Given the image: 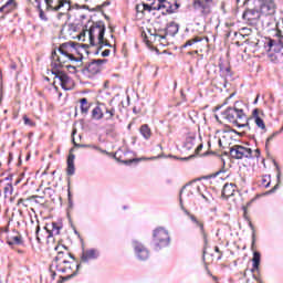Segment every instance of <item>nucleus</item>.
<instances>
[{
  "label": "nucleus",
  "mask_w": 283,
  "mask_h": 283,
  "mask_svg": "<svg viewBox=\"0 0 283 283\" xmlns=\"http://www.w3.org/2000/svg\"><path fill=\"white\" fill-rule=\"evenodd\" d=\"M76 275H78V272H73L72 274L66 275V276H60V280L57 281V283L67 282V281L72 280L73 277H76Z\"/></svg>",
  "instance_id": "4c0bfd02"
},
{
  "label": "nucleus",
  "mask_w": 283,
  "mask_h": 283,
  "mask_svg": "<svg viewBox=\"0 0 283 283\" xmlns=\"http://www.w3.org/2000/svg\"><path fill=\"white\" fill-rule=\"evenodd\" d=\"M10 189H12V184H9L7 187H4V193H9Z\"/></svg>",
  "instance_id": "5fc2aeb1"
},
{
  "label": "nucleus",
  "mask_w": 283,
  "mask_h": 283,
  "mask_svg": "<svg viewBox=\"0 0 283 283\" xmlns=\"http://www.w3.org/2000/svg\"><path fill=\"white\" fill-rule=\"evenodd\" d=\"M107 63V59H97L92 60L91 62L86 63L84 67L81 69L82 74L84 76H88V78H92V76H96V74H101L103 71V65Z\"/></svg>",
  "instance_id": "423d86ee"
},
{
  "label": "nucleus",
  "mask_w": 283,
  "mask_h": 283,
  "mask_svg": "<svg viewBox=\"0 0 283 283\" xmlns=\"http://www.w3.org/2000/svg\"><path fill=\"white\" fill-rule=\"evenodd\" d=\"M10 67H11V70H17V63H12V64L10 65Z\"/></svg>",
  "instance_id": "e2e57ef3"
},
{
  "label": "nucleus",
  "mask_w": 283,
  "mask_h": 283,
  "mask_svg": "<svg viewBox=\"0 0 283 283\" xmlns=\"http://www.w3.org/2000/svg\"><path fill=\"white\" fill-rule=\"evenodd\" d=\"M196 145V136H188L186 137V140L184 143V148L188 151L190 149H193V146Z\"/></svg>",
  "instance_id": "2f4dec72"
},
{
  "label": "nucleus",
  "mask_w": 283,
  "mask_h": 283,
  "mask_svg": "<svg viewBox=\"0 0 283 283\" xmlns=\"http://www.w3.org/2000/svg\"><path fill=\"white\" fill-rule=\"evenodd\" d=\"M172 158H175V160H192V158H196V155H190L188 157H181V158H178L177 156H171Z\"/></svg>",
  "instance_id": "49530a36"
},
{
  "label": "nucleus",
  "mask_w": 283,
  "mask_h": 283,
  "mask_svg": "<svg viewBox=\"0 0 283 283\" xmlns=\"http://www.w3.org/2000/svg\"><path fill=\"white\" fill-rule=\"evenodd\" d=\"M64 255L63 251H57V256H55V262H59V260H61Z\"/></svg>",
  "instance_id": "3c124183"
},
{
  "label": "nucleus",
  "mask_w": 283,
  "mask_h": 283,
  "mask_svg": "<svg viewBox=\"0 0 283 283\" xmlns=\"http://www.w3.org/2000/svg\"><path fill=\"white\" fill-rule=\"evenodd\" d=\"M132 247L134 249L135 258L139 260V262H147V260H149V249H147L145 244L138 240H133Z\"/></svg>",
  "instance_id": "1a4fd4ad"
},
{
  "label": "nucleus",
  "mask_w": 283,
  "mask_h": 283,
  "mask_svg": "<svg viewBox=\"0 0 283 283\" xmlns=\"http://www.w3.org/2000/svg\"><path fill=\"white\" fill-rule=\"evenodd\" d=\"M56 271L60 273H67V268H59V265H56Z\"/></svg>",
  "instance_id": "603ef678"
},
{
  "label": "nucleus",
  "mask_w": 283,
  "mask_h": 283,
  "mask_svg": "<svg viewBox=\"0 0 283 283\" xmlns=\"http://www.w3.org/2000/svg\"><path fill=\"white\" fill-rule=\"evenodd\" d=\"M179 30L180 24L171 21L166 25V28L158 29V33H155L154 36H158L159 41H161V44H165L167 36H175L178 34Z\"/></svg>",
  "instance_id": "0eeeda50"
},
{
  "label": "nucleus",
  "mask_w": 283,
  "mask_h": 283,
  "mask_svg": "<svg viewBox=\"0 0 283 283\" xmlns=\"http://www.w3.org/2000/svg\"><path fill=\"white\" fill-rule=\"evenodd\" d=\"M105 22L98 21V22H92V25L88 29V39L92 48H96V34L98 40V46L93 51L94 55L97 56V54L101 53L103 48H113V45L105 41Z\"/></svg>",
  "instance_id": "f257e3e1"
},
{
  "label": "nucleus",
  "mask_w": 283,
  "mask_h": 283,
  "mask_svg": "<svg viewBox=\"0 0 283 283\" xmlns=\"http://www.w3.org/2000/svg\"><path fill=\"white\" fill-rule=\"evenodd\" d=\"M244 151V146L234 145L230 148V156L231 158H235V160H242Z\"/></svg>",
  "instance_id": "4be33fe9"
},
{
  "label": "nucleus",
  "mask_w": 283,
  "mask_h": 283,
  "mask_svg": "<svg viewBox=\"0 0 283 283\" xmlns=\"http://www.w3.org/2000/svg\"><path fill=\"white\" fill-rule=\"evenodd\" d=\"M7 244L11 247V249H14V244L18 247H21L23 244V237L17 235V237H11L7 240Z\"/></svg>",
  "instance_id": "cd10ccee"
},
{
  "label": "nucleus",
  "mask_w": 283,
  "mask_h": 283,
  "mask_svg": "<svg viewBox=\"0 0 283 283\" xmlns=\"http://www.w3.org/2000/svg\"><path fill=\"white\" fill-rule=\"evenodd\" d=\"M109 54H112V50L106 49L101 53V56H103L104 59L109 56Z\"/></svg>",
  "instance_id": "09e8293b"
},
{
  "label": "nucleus",
  "mask_w": 283,
  "mask_h": 283,
  "mask_svg": "<svg viewBox=\"0 0 283 283\" xmlns=\"http://www.w3.org/2000/svg\"><path fill=\"white\" fill-rule=\"evenodd\" d=\"M52 230H49L48 227H44V229L48 231L49 235H48V242H50L51 238H54V231H55V235H59L61 233V229L62 227L59 226V223L56 222H52L51 223Z\"/></svg>",
  "instance_id": "393cba45"
},
{
  "label": "nucleus",
  "mask_w": 283,
  "mask_h": 283,
  "mask_svg": "<svg viewBox=\"0 0 283 283\" xmlns=\"http://www.w3.org/2000/svg\"><path fill=\"white\" fill-rule=\"evenodd\" d=\"M41 232V226H36V229H35V235H36V241L39 243H41V238H39V233Z\"/></svg>",
  "instance_id": "8fccbe9b"
},
{
  "label": "nucleus",
  "mask_w": 283,
  "mask_h": 283,
  "mask_svg": "<svg viewBox=\"0 0 283 283\" xmlns=\"http://www.w3.org/2000/svg\"><path fill=\"white\" fill-rule=\"evenodd\" d=\"M157 2L156 10H165L161 14H176L178 12V8H180V3L177 0H155Z\"/></svg>",
  "instance_id": "6e6552de"
},
{
  "label": "nucleus",
  "mask_w": 283,
  "mask_h": 283,
  "mask_svg": "<svg viewBox=\"0 0 283 283\" xmlns=\"http://www.w3.org/2000/svg\"><path fill=\"white\" fill-rule=\"evenodd\" d=\"M197 191L200 193L203 200H206V202H209V197H207V195L201 191L200 187L197 188Z\"/></svg>",
  "instance_id": "de8ad7c7"
},
{
  "label": "nucleus",
  "mask_w": 283,
  "mask_h": 283,
  "mask_svg": "<svg viewBox=\"0 0 283 283\" xmlns=\"http://www.w3.org/2000/svg\"><path fill=\"white\" fill-rule=\"evenodd\" d=\"M256 8H259L261 14L269 17L275 12L276 6L274 0H258Z\"/></svg>",
  "instance_id": "9b49d317"
},
{
  "label": "nucleus",
  "mask_w": 283,
  "mask_h": 283,
  "mask_svg": "<svg viewBox=\"0 0 283 283\" xmlns=\"http://www.w3.org/2000/svg\"><path fill=\"white\" fill-rule=\"evenodd\" d=\"M101 258V251L98 249H88L81 255V262L88 264L91 260H98Z\"/></svg>",
  "instance_id": "4468645a"
},
{
  "label": "nucleus",
  "mask_w": 283,
  "mask_h": 283,
  "mask_svg": "<svg viewBox=\"0 0 283 283\" xmlns=\"http://www.w3.org/2000/svg\"><path fill=\"white\" fill-rule=\"evenodd\" d=\"M65 67H66V70L70 72V74H76V72H78V71H77V67H78V66L66 65Z\"/></svg>",
  "instance_id": "a18cd8bd"
},
{
  "label": "nucleus",
  "mask_w": 283,
  "mask_h": 283,
  "mask_svg": "<svg viewBox=\"0 0 283 283\" xmlns=\"http://www.w3.org/2000/svg\"><path fill=\"white\" fill-rule=\"evenodd\" d=\"M214 251H216V253H222V251H220V248L219 247H214Z\"/></svg>",
  "instance_id": "680f3d73"
},
{
  "label": "nucleus",
  "mask_w": 283,
  "mask_h": 283,
  "mask_svg": "<svg viewBox=\"0 0 283 283\" xmlns=\"http://www.w3.org/2000/svg\"><path fill=\"white\" fill-rule=\"evenodd\" d=\"M231 132H232V134H237V136H244V133H240L235 129H232Z\"/></svg>",
  "instance_id": "4d7b16f0"
},
{
  "label": "nucleus",
  "mask_w": 283,
  "mask_h": 283,
  "mask_svg": "<svg viewBox=\"0 0 283 283\" xmlns=\"http://www.w3.org/2000/svg\"><path fill=\"white\" fill-rule=\"evenodd\" d=\"M171 244V237H169V232L164 228H157L153 232V249L154 251H163V249H167Z\"/></svg>",
  "instance_id": "20e7f679"
},
{
  "label": "nucleus",
  "mask_w": 283,
  "mask_h": 283,
  "mask_svg": "<svg viewBox=\"0 0 283 283\" xmlns=\"http://www.w3.org/2000/svg\"><path fill=\"white\" fill-rule=\"evenodd\" d=\"M81 269H82V265H81V263H78V264L76 265V271H75V273L77 272V274H78V271H81Z\"/></svg>",
  "instance_id": "052dcab7"
},
{
  "label": "nucleus",
  "mask_w": 283,
  "mask_h": 283,
  "mask_svg": "<svg viewBox=\"0 0 283 283\" xmlns=\"http://www.w3.org/2000/svg\"><path fill=\"white\" fill-rule=\"evenodd\" d=\"M80 105L81 114L83 116H87V113L90 112V104L87 103V99L85 97L81 98Z\"/></svg>",
  "instance_id": "7c9ffc66"
},
{
  "label": "nucleus",
  "mask_w": 283,
  "mask_h": 283,
  "mask_svg": "<svg viewBox=\"0 0 283 283\" xmlns=\"http://www.w3.org/2000/svg\"><path fill=\"white\" fill-rule=\"evenodd\" d=\"M51 74H53L54 78L60 80V85L62 90H65V91L70 90L67 85L72 83V77H69L67 73H65L64 71H61V69H55V70H51Z\"/></svg>",
  "instance_id": "ddd939ff"
},
{
  "label": "nucleus",
  "mask_w": 283,
  "mask_h": 283,
  "mask_svg": "<svg viewBox=\"0 0 283 283\" xmlns=\"http://www.w3.org/2000/svg\"><path fill=\"white\" fill-rule=\"evenodd\" d=\"M273 165L276 169L277 184L270 190V193H275V191H277V189H280V182H281V178H282V169L280 168V165L277 164V161L273 160Z\"/></svg>",
  "instance_id": "5701e85b"
},
{
  "label": "nucleus",
  "mask_w": 283,
  "mask_h": 283,
  "mask_svg": "<svg viewBox=\"0 0 283 283\" xmlns=\"http://www.w3.org/2000/svg\"><path fill=\"white\" fill-rule=\"evenodd\" d=\"M19 8L17 0H8L2 7H0L1 19H6L10 12H14Z\"/></svg>",
  "instance_id": "2eb2a0df"
},
{
  "label": "nucleus",
  "mask_w": 283,
  "mask_h": 283,
  "mask_svg": "<svg viewBox=\"0 0 283 283\" xmlns=\"http://www.w3.org/2000/svg\"><path fill=\"white\" fill-rule=\"evenodd\" d=\"M51 59H52L51 70H62V67H65V60L59 56V53H56V50L52 51Z\"/></svg>",
  "instance_id": "a211bd4d"
},
{
  "label": "nucleus",
  "mask_w": 283,
  "mask_h": 283,
  "mask_svg": "<svg viewBox=\"0 0 283 283\" xmlns=\"http://www.w3.org/2000/svg\"><path fill=\"white\" fill-rule=\"evenodd\" d=\"M260 262H262V254L260 251H254L252 258V271H260Z\"/></svg>",
  "instance_id": "a878e982"
},
{
  "label": "nucleus",
  "mask_w": 283,
  "mask_h": 283,
  "mask_svg": "<svg viewBox=\"0 0 283 283\" xmlns=\"http://www.w3.org/2000/svg\"><path fill=\"white\" fill-rule=\"evenodd\" d=\"M72 151H74V148L70 149V154L66 159V176H74V174H76V167L74 166V160L76 156L72 154Z\"/></svg>",
  "instance_id": "6ab92c4d"
},
{
  "label": "nucleus",
  "mask_w": 283,
  "mask_h": 283,
  "mask_svg": "<svg viewBox=\"0 0 283 283\" xmlns=\"http://www.w3.org/2000/svg\"><path fill=\"white\" fill-rule=\"evenodd\" d=\"M116 116V109L114 107H107V105L103 104V118L105 120H112Z\"/></svg>",
  "instance_id": "b1692460"
},
{
  "label": "nucleus",
  "mask_w": 283,
  "mask_h": 283,
  "mask_svg": "<svg viewBox=\"0 0 283 283\" xmlns=\"http://www.w3.org/2000/svg\"><path fill=\"white\" fill-rule=\"evenodd\" d=\"M184 189H185V187L181 189L180 196H182V190H184ZM179 202H180L181 209H185V207L182 206V197H179Z\"/></svg>",
  "instance_id": "6e6d98bb"
},
{
  "label": "nucleus",
  "mask_w": 283,
  "mask_h": 283,
  "mask_svg": "<svg viewBox=\"0 0 283 283\" xmlns=\"http://www.w3.org/2000/svg\"><path fill=\"white\" fill-rule=\"evenodd\" d=\"M249 123L251 120H254L256 127H259V129H261L262 132H266V124L264 123V119H262V117L260 116V109L259 108H254L252 111V116L248 117Z\"/></svg>",
  "instance_id": "f3484780"
},
{
  "label": "nucleus",
  "mask_w": 283,
  "mask_h": 283,
  "mask_svg": "<svg viewBox=\"0 0 283 283\" xmlns=\"http://www.w3.org/2000/svg\"><path fill=\"white\" fill-rule=\"evenodd\" d=\"M24 125H28L29 127H34V122L28 117V115L23 116Z\"/></svg>",
  "instance_id": "37998d69"
},
{
  "label": "nucleus",
  "mask_w": 283,
  "mask_h": 283,
  "mask_svg": "<svg viewBox=\"0 0 283 283\" xmlns=\"http://www.w3.org/2000/svg\"><path fill=\"white\" fill-rule=\"evenodd\" d=\"M156 6H157L156 0L151 4L143 3L142 4V10H146L147 12H151V10H158V9H156Z\"/></svg>",
  "instance_id": "c9c22d12"
},
{
  "label": "nucleus",
  "mask_w": 283,
  "mask_h": 283,
  "mask_svg": "<svg viewBox=\"0 0 283 283\" xmlns=\"http://www.w3.org/2000/svg\"><path fill=\"white\" fill-rule=\"evenodd\" d=\"M202 147H203V145L202 144H200L197 148H196V156H198V154H200V151H202Z\"/></svg>",
  "instance_id": "864d4df0"
},
{
  "label": "nucleus",
  "mask_w": 283,
  "mask_h": 283,
  "mask_svg": "<svg viewBox=\"0 0 283 283\" xmlns=\"http://www.w3.org/2000/svg\"><path fill=\"white\" fill-rule=\"evenodd\" d=\"M13 158H14V156L12 155V153H9V160H8V163L9 164L12 163Z\"/></svg>",
  "instance_id": "13d9d810"
},
{
  "label": "nucleus",
  "mask_w": 283,
  "mask_h": 283,
  "mask_svg": "<svg viewBox=\"0 0 283 283\" xmlns=\"http://www.w3.org/2000/svg\"><path fill=\"white\" fill-rule=\"evenodd\" d=\"M35 3L41 21H48V15H45V11L41 8V0H35Z\"/></svg>",
  "instance_id": "473e14b6"
},
{
  "label": "nucleus",
  "mask_w": 283,
  "mask_h": 283,
  "mask_svg": "<svg viewBox=\"0 0 283 283\" xmlns=\"http://www.w3.org/2000/svg\"><path fill=\"white\" fill-rule=\"evenodd\" d=\"M81 48H87V44H80L77 42H65L62 43L60 45V48L57 49V51L60 52V54H62L63 57L62 61H65V63H67V61H74L75 63H81L83 61V55H81L80 57L74 56V54H72V52H76L78 54V50H81Z\"/></svg>",
  "instance_id": "f03ea898"
},
{
  "label": "nucleus",
  "mask_w": 283,
  "mask_h": 283,
  "mask_svg": "<svg viewBox=\"0 0 283 283\" xmlns=\"http://www.w3.org/2000/svg\"><path fill=\"white\" fill-rule=\"evenodd\" d=\"M231 107L240 114H244L245 105L243 104V102L237 101Z\"/></svg>",
  "instance_id": "f704fd0d"
},
{
  "label": "nucleus",
  "mask_w": 283,
  "mask_h": 283,
  "mask_svg": "<svg viewBox=\"0 0 283 283\" xmlns=\"http://www.w3.org/2000/svg\"><path fill=\"white\" fill-rule=\"evenodd\" d=\"M185 213H186L187 216H189L191 222H193V224H196V227L199 228V231H200V233H201V235H202V238H203V242H205V244H207V232H205V224H203L202 222H200V221L198 220V218H196V216L190 214L189 211L185 210Z\"/></svg>",
  "instance_id": "aec40b11"
},
{
  "label": "nucleus",
  "mask_w": 283,
  "mask_h": 283,
  "mask_svg": "<svg viewBox=\"0 0 283 283\" xmlns=\"http://www.w3.org/2000/svg\"><path fill=\"white\" fill-rule=\"evenodd\" d=\"M243 158H253V150L243 146Z\"/></svg>",
  "instance_id": "a19ab883"
},
{
  "label": "nucleus",
  "mask_w": 283,
  "mask_h": 283,
  "mask_svg": "<svg viewBox=\"0 0 283 283\" xmlns=\"http://www.w3.org/2000/svg\"><path fill=\"white\" fill-rule=\"evenodd\" d=\"M92 118L101 120L103 118V104H99L92 111Z\"/></svg>",
  "instance_id": "c756f323"
},
{
  "label": "nucleus",
  "mask_w": 283,
  "mask_h": 283,
  "mask_svg": "<svg viewBox=\"0 0 283 283\" xmlns=\"http://www.w3.org/2000/svg\"><path fill=\"white\" fill-rule=\"evenodd\" d=\"M223 116H226L229 123H232V125H235V127H239V128L247 127V129L251 132V124L249 123V117H247L245 113H240L239 111H235V108H232L231 106H229L223 112Z\"/></svg>",
  "instance_id": "7ed1b4c3"
},
{
  "label": "nucleus",
  "mask_w": 283,
  "mask_h": 283,
  "mask_svg": "<svg viewBox=\"0 0 283 283\" xmlns=\"http://www.w3.org/2000/svg\"><path fill=\"white\" fill-rule=\"evenodd\" d=\"M260 17H262V13L258 7L255 9L247 8L242 14V19L247 21L248 25H258Z\"/></svg>",
  "instance_id": "9d476101"
},
{
  "label": "nucleus",
  "mask_w": 283,
  "mask_h": 283,
  "mask_svg": "<svg viewBox=\"0 0 283 283\" xmlns=\"http://www.w3.org/2000/svg\"><path fill=\"white\" fill-rule=\"evenodd\" d=\"M211 3L213 0H193L192 8L201 12L202 17L211 14Z\"/></svg>",
  "instance_id": "f8f14e48"
},
{
  "label": "nucleus",
  "mask_w": 283,
  "mask_h": 283,
  "mask_svg": "<svg viewBox=\"0 0 283 283\" xmlns=\"http://www.w3.org/2000/svg\"><path fill=\"white\" fill-rule=\"evenodd\" d=\"M235 189H238V186H235V184H224L222 188V193H221L222 198H226V200H229L231 196H234Z\"/></svg>",
  "instance_id": "412c9836"
},
{
  "label": "nucleus",
  "mask_w": 283,
  "mask_h": 283,
  "mask_svg": "<svg viewBox=\"0 0 283 283\" xmlns=\"http://www.w3.org/2000/svg\"><path fill=\"white\" fill-rule=\"evenodd\" d=\"M6 180H12V175L6 178Z\"/></svg>",
  "instance_id": "774afa93"
},
{
  "label": "nucleus",
  "mask_w": 283,
  "mask_h": 283,
  "mask_svg": "<svg viewBox=\"0 0 283 283\" xmlns=\"http://www.w3.org/2000/svg\"><path fill=\"white\" fill-rule=\"evenodd\" d=\"M250 229L252 230V249L255 247V228L253 227V223H249Z\"/></svg>",
  "instance_id": "79ce46f5"
},
{
  "label": "nucleus",
  "mask_w": 283,
  "mask_h": 283,
  "mask_svg": "<svg viewBox=\"0 0 283 283\" xmlns=\"http://www.w3.org/2000/svg\"><path fill=\"white\" fill-rule=\"evenodd\" d=\"M280 134H282V130H276L272 135H270L266 138L265 146L269 147V144L271 143V140H273V138H275L276 136H280Z\"/></svg>",
  "instance_id": "ea45409f"
},
{
  "label": "nucleus",
  "mask_w": 283,
  "mask_h": 283,
  "mask_svg": "<svg viewBox=\"0 0 283 283\" xmlns=\"http://www.w3.org/2000/svg\"><path fill=\"white\" fill-rule=\"evenodd\" d=\"M67 200H69L67 211H70V209H74V201L72 200V191L70 190V188L67 189Z\"/></svg>",
  "instance_id": "58836bf2"
},
{
  "label": "nucleus",
  "mask_w": 283,
  "mask_h": 283,
  "mask_svg": "<svg viewBox=\"0 0 283 283\" xmlns=\"http://www.w3.org/2000/svg\"><path fill=\"white\" fill-rule=\"evenodd\" d=\"M17 251H18V253H19L20 255H23V253H24L23 250H17Z\"/></svg>",
  "instance_id": "69168bd1"
},
{
  "label": "nucleus",
  "mask_w": 283,
  "mask_h": 283,
  "mask_svg": "<svg viewBox=\"0 0 283 283\" xmlns=\"http://www.w3.org/2000/svg\"><path fill=\"white\" fill-rule=\"evenodd\" d=\"M139 134L145 140H149L151 138V128H149V125L143 124L139 128Z\"/></svg>",
  "instance_id": "bb28decb"
},
{
  "label": "nucleus",
  "mask_w": 283,
  "mask_h": 283,
  "mask_svg": "<svg viewBox=\"0 0 283 283\" xmlns=\"http://www.w3.org/2000/svg\"><path fill=\"white\" fill-rule=\"evenodd\" d=\"M51 277H52V280H55V277H56V272H52Z\"/></svg>",
  "instance_id": "0e129e2a"
},
{
  "label": "nucleus",
  "mask_w": 283,
  "mask_h": 283,
  "mask_svg": "<svg viewBox=\"0 0 283 283\" xmlns=\"http://www.w3.org/2000/svg\"><path fill=\"white\" fill-rule=\"evenodd\" d=\"M251 140H255V135H250Z\"/></svg>",
  "instance_id": "338daca9"
},
{
  "label": "nucleus",
  "mask_w": 283,
  "mask_h": 283,
  "mask_svg": "<svg viewBox=\"0 0 283 283\" xmlns=\"http://www.w3.org/2000/svg\"><path fill=\"white\" fill-rule=\"evenodd\" d=\"M219 72L220 74H224V71L227 70V66L224 65V62L222 61V59L219 60Z\"/></svg>",
  "instance_id": "c03bdc74"
},
{
  "label": "nucleus",
  "mask_w": 283,
  "mask_h": 283,
  "mask_svg": "<svg viewBox=\"0 0 283 283\" xmlns=\"http://www.w3.org/2000/svg\"><path fill=\"white\" fill-rule=\"evenodd\" d=\"M140 10H143V4H142V6H140V4H137V6H136V11H137V12H140Z\"/></svg>",
  "instance_id": "bf43d9fd"
},
{
  "label": "nucleus",
  "mask_w": 283,
  "mask_h": 283,
  "mask_svg": "<svg viewBox=\"0 0 283 283\" xmlns=\"http://www.w3.org/2000/svg\"><path fill=\"white\" fill-rule=\"evenodd\" d=\"M46 10H54L57 13V19H62L72 10V1L70 0H44Z\"/></svg>",
  "instance_id": "39448f33"
},
{
  "label": "nucleus",
  "mask_w": 283,
  "mask_h": 283,
  "mask_svg": "<svg viewBox=\"0 0 283 283\" xmlns=\"http://www.w3.org/2000/svg\"><path fill=\"white\" fill-rule=\"evenodd\" d=\"M220 76L224 78L223 87L227 90V83H229V78L233 80V72H231V66H227Z\"/></svg>",
  "instance_id": "c85d7f7f"
},
{
  "label": "nucleus",
  "mask_w": 283,
  "mask_h": 283,
  "mask_svg": "<svg viewBox=\"0 0 283 283\" xmlns=\"http://www.w3.org/2000/svg\"><path fill=\"white\" fill-rule=\"evenodd\" d=\"M74 134H76V132L73 130L72 133V143L74 145L75 149H95V151H99V154H109L107 153V150L101 148L99 146L96 145H92V144H77L76 140L74 139Z\"/></svg>",
  "instance_id": "dca6fc26"
},
{
  "label": "nucleus",
  "mask_w": 283,
  "mask_h": 283,
  "mask_svg": "<svg viewBox=\"0 0 283 283\" xmlns=\"http://www.w3.org/2000/svg\"><path fill=\"white\" fill-rule=\"evenodd\" d=\"M161 156H157V157H150V158H139V159H132L128 161H125L126 165H132V163H140V160H158V158H160Z\"/></svg>",
  "instance_id": "e433bc0d"
},
{
  "label": "nucleus",
  "mask_w": 283,
  "mask_h": 283,
  "mask_svg": "<svg viewBox=\"0 0 283 283\" xmlns=\"http://www.w3.org/2000/svg\"><path fill=\"white\" fill-rule=\"evenodd\" d=\"M200 41H202V39L195 36L182 44L181 50H185V48H191V45H195V43H200Z\"/></svg>",
  "instance_id": "72a5a7b5"
}]
</instances>
